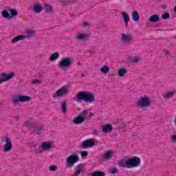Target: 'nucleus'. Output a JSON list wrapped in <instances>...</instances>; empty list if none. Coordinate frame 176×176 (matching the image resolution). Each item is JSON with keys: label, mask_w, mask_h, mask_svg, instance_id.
<instances>
[{"label": "nucleus", "mask_w": 176, "mask_h": 176, "mask_svg": "<svg viewBox=\"0 0 176 176\" xmlns=\"http://www.w3.org/2000/svg\"><path fill=\"white\" fill-rule=\"evenodd\" d=\"M78 168H83L85 167V165H82V164H80L77 166Z\"/></svg>", "instance_id": "44"}, {"label": "nucleus", "mask_w": 176, "mask_h": 176, "mask_svg": "<svg viewBox=\"0 0 176 176\" xmlns=\"http://www.w3.org/2000/svg\"><path fill=\"white\" fill-rule=\"evenodd\" d=\"M162 20H167L170 19V13L166 12L162 15Z\"/></svg>", "instance_id": "32"}, {"label": "nucleus", "mask_w": 176, "mask_h": 176, "mask_svg": "<svg viewBox=\"0 0 176 176\" xmlns=\"http://www.w3.org/2000/svg\"><path fill=\"white\" fill-rule=\"evenodd\" d=\"M25 33L27 35H30V36H35V31L32 30H26Z\"/></svg>", "instance_id": "33"}, {"label": "nucleus", "mask_w": 176, "mask_h": 176, "mask_svg": "<svg viewBox=\"0 0 176 176\" xmlns=\"http://www.w3.org/2000/svg\"><path fill=\"white\" fill-rule=\"evenodd\" d=\"M88 176H105V173H104L103 171H96L89 173Z\"/></svg>", "instance_id": "23"}, {"label": "nucleus", "mask_w": 176, "mask_h": 176, "mask_svg": "<svg viewBox=\"0 0 176 176\" xmlns=\"http://www.w3.org/2000/svg\"><path fill=\"white\" fill-rule=\"evenodd\" d=\"M159 15L157 14L151 15L149 18V21L151 23H157V21H159Z\"/></svg>", "instance_id": "22"}, {"label": "nucleus", "mask_w": 176, "mask_h": 176, "mask_svg": "<svg viewBox=\"0 0 176 176\" xmlns=\"http://www.w3.org/2000/svg\"><path fill=\"white\" fill-rule=\"evenodd\" d=\"M27 38V36L25 35H19L16 37H14L11 43H16V42H19V41H23V39H26Z\"/></svg>", "instance_id": "17"}, {"label": "nucleus", "mask_w": 176, "mask_h": 176, "mask_svg": "<svg viewBox=\"0 0 176 176\" xmlns=\"http://www.w3.org/2000/svg\"><path fill=\"white\" fill-rule=\"evenodd\" d=\"M49 170L50 171H57V166H50Z\"/></svg>", "instance_id": "35"}, {"label": "nucleus", "mask_w": 176, "mask_h": 176, "mask_svg": "<svg viewBox=\"0 0 176 176\" xmlns=\"http://www.w3.org/2000/svg\"><path fill=\"white\" fill-rule=\"evenodd\" d=\"M132 20H133V21H140V14H138V11H134L132 12Z\"/></svg>", "instance_id": "21"}, {"label": "nucleus", "mask_w": 176, "mask_h": 176, "mask_svg": "<svg viewBox=\"0 0 176 176\" xmlns=\"http://www.w3.org/2000/svg\"><path fill=\"white\" fill-rule=\"evenodd\" d=\"M1 16L3 19H10V14L8 12V10H3L1 12Z\"/></svg>", "instance_id": "27"}, {"label": "nucleus", "mask_w": 176, "mask_h": 176, "mask_svg": "<svg viewBox=\"0 0 176 176\" xmlns=\"http://www.w3.org/2000/svg\"><path fill=\"white\" fill-rule=\"evenodd\" d=\"M77 162H79V157L76 155H70L67 158V167H72L75 163Z\"/></svg>", "instance_id": "11"}, {"label": "nucleus", "mask_w": 176, "mask_h": 176, "mask_svg": "<svg viewBox=\"0 0 176 176\" xmlns=\"http://www.w3.org/2000/svg\"><path fill=\"white\" fill-rule=\"evenodd\" d=\"M8 12H10V19H13L15 16H17L19 14V12H17V10L14 8H10Z\"/></svg>", "instance_id": "20"}, {"label": "nucleus", "mask_w": 176, "mask_h": 176, "mask_svg": "<svg viewBox=\"0 0 176 176\" xmlns=\"http://www.w3.org/2000/svg\"><path fill=\"white\" fill-rule=\"evenodd\" d=\"M111 174H116V173H118V168H113L111 170Z\"/></svg>", "instance_id": "40"}, {"label": "nucleus", "mask_w": 176, "mask_h": 176, "mask_svg": "<svg viewBox=\"0 0 176 176\" xmlns=\"http://www.w3.org/2000/svg\"><path fill=\"white\" fill-rule=\"evenodd\" d=\"M122 14L124 19V21H130V16H129V13L126 12H122Z\"/></svg>", "instance_id": "28"}, {"label": "nucleus", "mask_w": 176, "mask_h": 176, "mask_svg": "<svg viewBox=\"0 0 176 176\" xmlns=\"http://www.w3.org/2000/svg\"><path fill=\"white\" fill-rule=\"evenodd\" d=\"M113 129V128L112 126V124H106L102 126V131L105 134H108V133H111V131H112Z\"/></svg>", "instance_id": "13"}, {"label": "nucleus", "mask_w": 176, "mask_h": 176, "mask_svg": "<svg viewBox=\"0 0 176 176\" xmlns=\"http://www.w3.org/2000/svg\"><path fill=\"white\" fill-rule=\"evenodd\" d=\"M171 141L176 142V135H173L170 138Z\"/></svg>", "instance_id": "39"}, {"label": "nucleus", "mask_w": 176, "mask_h": 176, "mask_svg": "<svg viewBox=\"0 0 176 176\" xmlns=\"http://www.w3.org/2000/svg\"><path fill=\"white\" fill-rule=\"evenodd\" d=\"M68 94V89L65 87L58 89L56 92L53 95V98H57V97H63V96H67Z\"/></svg>", "instance_id": "12"}, {"label": "nucleus", "mask_w": 176, "mask_h": 176, "mask_svg": "<svg viewBox=\"0 0 176 176\" xmlns=\"http://www.w3.org/2000/svg\"><path fill=\"white\" fill-rule=\"evenodd\" d=\"M33 85H36V83H41V80H34L32 81V82Z\"/></svg>", "instance_id": "41"}, {"label": "nucleus", "mask_w": 176, "mask_h": 176, "mask_svg": "<svg viewBox=\"0 0 176 176\" xmlns=\"http://www.w3.org/2000/svg\"><path fill=\"white\" fill-rule=\"evenodd\" d=\"M78 170H80V173H85L83 168H78Z\"/></svg>", "instance_id": "47"}, {"label": "nucleus", "mask_w": 176, "mask_h": 176, "mask_svg": "<svg viewBox=\"0 0 176 176\" xmlns=\"http://www.w3.org/2000/svg\"><path fill=\"white\" fill-rule=\"evenodd\" d=\"M139 61H140V58L138 57L137 56H134L131 59V63H133L135 64L138 63Z\"/></svg>", "instance_id": "31"}, {"label": "nucleus", "mask_w": 176, "mask_h": 176, "mask_svg": "<svg viewBox=\"0 0 176 176\" xmlns=\"http://www.w3.org/2000/svg\"><path fill=\"white\" fill-rule=\"evenodd\" d=\"M89 153H87V151H82L80 153V156L81 157H86V156H88Z\"/></svg>", "instance_id": "36"}, {"label": "nucleus", "mask_w": 176, "mask_h": 176, "mask_svg": "<svg viewBox=\"0 0 176 176\" xmlns=\"http://www.w3.org/2000/svg\"><path fill=\"white\" fill-rule=\"evenodd\" d=\"M100 71L102 74H108L109 72V67L104 65L101 67Z\"/></svg>", "instance_id": "30"}, {"label": "nucleus", "mask_w": 176, "mask_h": 176, "mask_svg": "<svg viewBox=\"0 0 176 176\" xmlns=\"http://www.w3.org/2000/svg\"><path fill=\"white\" fill-rule=\"evenodd\" d=\"M58 57H60V54H58V52H55V53L52 54L51 55V56L50 57V61H54V60H57V58H58Z\"/></svg>", "instance_id": "24"}, {"label": "nucleus", "mask_w": 176, "mask_h": 176, "mask_svg": "<svg viewBox=\"0 0 176 176\" xmlns=\"http://www.w3.org/2000/svg\"><path fill=\"white\" fill-rule=\"evenodd\" d=\"M78 65H80V63H78Z\"/></svg>", "instance_id": "49"}, {"label": "nucleus", "mask_w": 176, "mask_h": 176, "mask_svg": "<svg viewBox=\"0 0 176 176\" xmlns=\"http://www.w3.org/2000/svg\"><path fill=\"white\" fill-rule=\"evenodd\" d=\"M87 115H89V110H84L82 112L80 113V116L74 118L73 123L74 124H82V123L86 120Z\"/></svg>", "instance_id": "4"}, {"label": "nucleus", "mask_w": 176, "mask_h": 176, "mask_svg": "<svg viewBox=\"0 0 176 176\" xmlns=\"http://www.w3.org/2000/svg\"><path fill=\"white\" fill-rule=\"evenodd\" d=\"M24 126L28 127L30 130L32 134H34L35 135H39L43 130V125L39 123H32L30 121H27L25 122Z\"/></svg>", "instance_id": "3"}, {"label": "nucleus", "mask_w": 176, "mask_h": 176, "mask_svg": "<svg viewBox=\"0 0 176 176\" xmlns=\"http://www.w3.org/2000/svg\"><path fill=\"white\" fill-rule=\"evenodd\" d=\"M67 105H68L67 100H64L63 102H62L61 109L63 113H65L67 112Z\"/></svg>", "instance_id": "25"}, {"label": "nucleus", "mask_w": 176, "mask_h": 176, "mask_svg": "<svg viewBox=\"0 0 176 176\" xmlns=\"http://www.w3.org/2000/svg\"><path fill=\"white\" fill-rule=\"evenodd\" d=\"M43 9L45 10L46 13H52L53 12V7L49 3H45L43 6Z\"/></svg>", "instance_id": "16"}, {"label": "nucleus", "mask_w": 176, "mask_h": 176, "mask_svg": "<svg viewBox=\"0 0 176 176\" xmlns=\"http://www.w3.org/2000/svg\"><path fill=\"white\" fill-rule=\"evenodd\" d=\"M94 145H98V142L94 141V139H88L82 142L80 147L82 149H87L94 146Z\"/></svg>", "instance_id": "7"}, {"label": "nucleus", "mask_w": 176, "mask_h": 176, "mask_svg": "<svg viewBox=\"0 0 176 176\" xmlns=\"http://www.w3.org/2000/svg\"><path fill=\"white\" fill-rule=\"evenodd\" d=\"M32 146H33L34 148H36L35 151H36V149H38V148H36L37 146H38V144H34L32 145Z\"/></svg>", "instance_id": "45"}, {"label": "nucleus", "mask_w": 176, "mask_h": 176, "mask_svg": "<svg viewBox=\"0 0 176 176\" xmlns=\"http://www.w3.org/2000/svg\"><path fill=\"white\" fill-rule=\"evenodd\" d=\"M121 39L123 42H131V41H133V35L122 34Z\"/></svg>", "instance_id": "14"}, {"label": "nucleus", "mask_w": 176, "mask_h": 176, "mask_svg": "<svg viewBox=\"0 0 176 176\" xmlns=\"http://www.w3.org/2000/svg\"><path fill=\"white\" fill-rule=\"evenodd\" d=\"M12 148L13 147L12 146V142L6 143L4 144V146H3V151L4 152H9V151H12Z\"/></svg>", "instance_id": "18"}, {"label": "nucleus", "mask_w": 176, "mask_h": 176, "mask_svg": "<svg viewBox=\"0 0 176 176\" xmlns=\"http://www.w3.org/2000/svg\"><path fill=\"white\" fill-rule=\"evenodd\" d=\"M80 76H81V78H84L85 74H82L80 75Z\"/></svg>", "instance_id": "48"}, {"label": "nucleus", "mask_w": 176, "mask_h": 176, "mask_svg": "<svg viewBox=\"0 0 176 176\" xmlns=\"http://www.w3.org/2000/svg\"><path fill=\"white\" fill-rule=\"evenodd\" d=\"M86 38H87V35L83 33L78 34L76 36V39L78 41H84V39H86Z\"/></svg>", "instance_id": "26"}, {"label": "nucleus", "mask_w": 176, "mask_h": 176, "mask_svg": "<svg viewBox=\"0 0 176 176\" xmlns=\"http://www.w3.org/2000/svg\"><path fill=\"white\" fill-rule=\"evenodd\" d=\"M98 133H100V131H98L96 130V129H94V130L92 131V134H93L94 135H98Z\"/></svg>", "instance_id": "38"}, {"label": "nucleus", "mask_w": 176, "mask_h": 176, "mask_svg": "<svg viewBox=\"0 0 176 176\" xmlns=\"http://www.w3.org/2000/svg\"><path fill=\"white\" fill-rule=\"evenodd\" d=\"M175 94V91H169L165 95V98H170V97H173Z\"/></svg>", "instance_id": "34"}, {"label": "nucleus", "mask_w": 176, "mask_h": 176, "mask_svg": "<svg viewBox=\"0 0 176 176\" xmlns=\"http://www.w3.org/2000/svg\"><path fill=\"white\" fill-rule=\"evenodd\" d=\"M72 65V59L70 57H66L59 61V67L60 69H68Z\"/></svg>", "instance_id": "5"}, {"label": "nucleus", "mask_w": 176, "mask_h": 176, "mask_svg": "<svg viewBox=\"0 0 176 176\" xmlns=\"http://www.w3.org/2000/svg\"><path fill=\"white\" fill-rule=\"evenodd\" d=\"M3 142H6V144H8V142H10V140H9V138H8L7 136L4 138Z\"/></svg>", "instance_id": "42"}, {"label": "nucleus", "mask_w": 176, "mask_h": 176, "mask_svg": "<svg viewBox=\"0 0 176 176\" xmlns=\"http://www.w3.org/2000/svg\"><path fill=\"white\" fill-rule=\"evenodd\" d=\"M52 144H53V141H49V142H43L41 143V144L39 146V147L36 149V153H42L43 151H48V149H50L52 146ZM43 151H42L41 149Z\"/></svg>", "instance_id": "8"}, {"label": "nucleus", "mask_w": 176, "mask_h": 176, "mask_svg": "<svg viewBox=\"0 0 176 176\" xmlns=\"http://www.w3.org/2000/svg\"><path fill=\"white\" fill-rule=\"evenodd\" d=\"M43 10V7L39 3H36L33 7V12L34 13H41Z\"/></svg>", "instance_id": "15"}, {"label": "nucleus", "mask_w": 176, "mask_h": 176, "mask_svg": "<svg viewBox=\"0 0 176 176\" xmlns=\"http://www.w3.org/2000/svg\"><path fill=\"white\" fill-rule=\"evenodd\" d=\"M151 101L148 97L144 96L139 99L136 103L137 107H140V108H145L146 107H151Z\"/></svg>", "instance_id": "6"}, {"label": "nucleus", "mask_w": 176, "mask_h": 176, "mask_svg": "<svg viewBox=\"0 0 176 176\" xmlns=\"http://www.w3.org/2000/svg\"><path fill=\"white\" fill-rule=\"evenodd\" d=\"M126 72H127V70H126V69L121 68L118 70V74L120 76H124V75H126Z\"/></svg>", "instance_id": "29"}, {"label": "nucleus", "mask_w": 176, "mask_h": 176, "mask_svg": "<svg viewBox=\"0 0 176 176\" xmlns=\"http://www.w3.org/2000/svg\"><path fill=\"white\" fill-rule=\"evenodd\" d=\"M74 101L93 102V101H96V96L89 91H80L74 96Z\"/></svg>", "instance_id": "2"}, {"label": "nucleus", "mask_w": 176, "mask_h": 176, "mask_svg": "<svg viewBox=\"0 0 176 176\" xmlns=\"http://www.w3.org/2000/svg\"><path fill=\"white\" fill-rule=\"evenodd\" d=\"M16 76L14 72H10V74L1 73L0 75V84L3 83V82H8L10 79H13Z\"/></svg>", "instance_id": "9"}, {"label": "nucleus", "mask_w": 176, "mask_h": 176, "mask_svg": "<svg viewBox=\"0 0 176 176\" xmlns=\"http://www.w3.org/2000/svg\"><path fill=\"white\" fill-rule=\"evenodd\" d=\"M141 164V159L138 157H133L127 160L122 159L118 162L119 167L123 168H133Z\"/></svg>", "instance_id": "1"}, {"label": "nucleus", "mask_w": 176, "mask_h": 176, "mask_svg": "<svg viewBox=\"0 0 176 176\" xmlns=\"http://www.w3.org/2000/svg\"><path fill=\"white\" fill-rule=\"evenodd\" d=\"M84 25H85V27L89 26V23H87V22H84Z\"/></svg>", "instance_id": "46"}, {"label": "nucleus", "mask_w": 176, "mask_h": 176, "mask_svg": "<svg viewBox=\"0 0 176 176\" xmlns=\"http://www.w3.org/2000/svg\"><path fill=\"white\" fill-rule=\"evenodd\" d=\"M129 21H124V23H125L126 28H127V27H129Z\"/></svg>", "instance_id": "43"}, {"label": "nucleus", "mask_w": 176, "mask_h": 176, "mask_svg": "<svg viewBox=\"0 0 176 176\" xmlns=\"http://www.w3.org/2000/svg\"><path fill=\"white\" fill-rule=\"evenodd\" d=\"M112 155H113V151H108L106 153H104V158L106 160H110L111 159H112Z\"/></svg>", "instance_id": "19"}, {"label": "nucleus", "mask_w": 176, "mask_h": 176, "mask_svg": "<svg viewBox=\"0 0 176 176\" xmlns=\"http://www.w3.org/2000/svg\"><path fill=\"white\" fill-rule=\"evenodd\" d=\"M87 118H89V119H90V118H92V116H94V113L90 112V111L88 110V114H87Z\"/></svg>", "instance_id": "37"}, {"label": "nucleus", "mask_w": 176, "mask_h": 176, "mask_svg": "<svg viewBox=\"0 0 176 176\" xmlns=\"http://www.w3.org/2000/svg\"><path fill=\"white\" fill-rule=\"evenodd\" d=\"M31 97L27 96L18 95L12 100L13 104H19V102H25L30 101Z\"/></svg>", "instance_id": "10"}]
</instances>
